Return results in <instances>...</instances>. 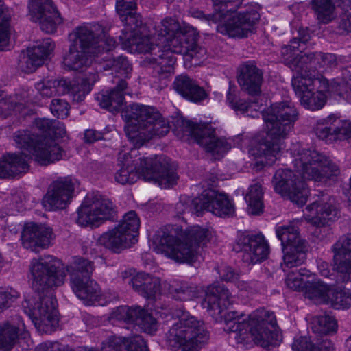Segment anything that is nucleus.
Wrapping results in <instances>:
<instances>
[{"instance_id": "f257e3e1", "label": "nucleus", "mask_w": 351, "mask_h": 351, "mask_svg": "<svg viewBox=\"0 0 351 351\" xmlns=\"http://www.w3.org/2000/svg\"><path fill=\"white\" fill-rule=\"evenodd\" d=\"M16 146L28 154H7L0 160V178L14 177L25 173L29 168L27 160L32 154L41 165H47L62 159L64 151L55 141L47 137H39L29 130H19L14 134Z\"/></svg>"}, {"instance_id": "f03ea898", "label": "nucleus", "mask_w": 351, "mask_h": 351, "mask_svg": "<svg viewBox=\"0 0 351 351\" xmlns=\"http://www.w3.org/2000/svg\"><path fill=\"white\" fill-rule=\"evenodd\" d=\"M265 123L267 136L250 149L256 158L264 157L261 162L273 163L283 148L285 138L298 119V112L289 101L271 104L262 113Z\"/></svg>"}, {"instance_id": "7ed1b4c3", "label": "nucleus", "mask_w": 351, "mask_h": 351, "mask_svg": "<svg viewBox=\"0 0 351 351\" xmlns=\"http://www.w3.org/2000/svg\"><path fill=\"white\" fill-rule=\"evenodd\" d=\"M69 47L63 58V64L69 70L82 72L90 66L93 58L104 51L115 48L116 41L107 36L104 28L97 24L80 26L69 35Z\"/></svg>"}, {"instance_id": "20e7f679", "label": "nucleus", "mask_w": 351, "mask_h": 351, "mask_svg": "<svg viewBox=\"0 0 351 351\" xmlns=\"http://www.w3.org/2000/svg\"><path fill=\"white\" fill-rule=\"evenodd\" d=\"M136 152V149H132L128 154L119 153L118 159L122 167L115 173L116 182L121 184H131L141 178L165 189L176 184L178 176L171 167L169 158L160 155L132 160Z\"/></svg>"}, {"instance_id": "39448f33", "label": "nucleus", "mask_w": 351, "mask_h": 351, "mask_svg": "<svg viewBox=\"0 0 351 351\" xmlns=\"http://www.w3.org/2000/svg\"><path fill=\"white\" fill-rule=\"evenodd\" d=\"M210 238V231L198 226L185 231L166 226L156 232L152 246L156 253L176 262L193 264L197 258L199 247L205 245Z\"/></svg>"}, {"instance_id": "423d86ee", "label": "nucleus", "mask_w": 351, "mask_h": 351, "mask_svg": "<svg viewBox=\"0 0 351 351\" xmlns=\"http://www.w3.org/2000/svg\"><path fill=\"white\" fill-rule=\"evenodd\" d=\"M243 316V313L235 311H230L224 315V330L234 332L238 343H247L253 341L265 348L279 343L277 322L273 312L264 308L258 309L249 315L247 322L242 319Z\"/></svg>"}, {"instance_id": "0eeeda50", "label": "nucleus", "mask_w": 351, "mask_h": 351, "mask_svg": "<svg viewBox=\"0 0 351 351\" xmlns=\"http://www.w3.org/2000/svg\"><path fill=\"white\" fill-rule=\"evenodd\" d=\"M214 12L205 14L202 11H193L192 15L208 24L219 23L217 31L232 38H245L254 32L260 19L257 8L252 5L237 12L243 0H212Z\"/></svg>"}, {"instance_id": "6e6552de", "label": "nucleus", "mask_w": 351, "mask_h": 351, "mask_svg": "<svg viewBox=\"0 0 351 351\" xmlns=\"http://www.w3.org/2000/svg\"><path fill=\"white\" fill-rule=\"evenodd\" d=\"M125 117L131 125L125 128L128 138L136 145L142 146L154 136H165L169 125L154 107L138 104L130 105Z\"/></svg>"}, {"instance_id": "1a4fd4ad", "label": "nucleus", "mask_w": 351, "mask_h": 351, "mask_svg": "<svg viewBox=\"0 0 351 351\" xmlns=\"http://www.w3.org/2000/svg\"><path fill=\"white\" fill-rule=\"evenodd\" d=\"M178 320L167 334V341L172 351H199L209 339V332L204 321L189 313L178 310Z\"/></svg>"}, {"instance_id": "9d476101", "label": "nucleus", "mask_w": 351, "mask_h": 351, "mask_svg": "<svg viewBox=\"0 0 351 351\" xmlns=\"http://www.w3.org/2000/svg\"><path fill=\"white\" fill-rule=\"evenodd\" d=\"M289 150L295 171L304 179L326 182L340 173L339 168L334 162L316 150L303 148L299 143L292 144Z\"/></svg>"}, {"instance_id": "9b49d317", "label": "nucleus", "mask_w": 351, "mask_h": 351, "mask_svg": "<svg viewBox=\"0 0 351 351\" xmlns=\"http://www.w3.org/2000/svg\"><path fill=\"white\" fill-rule=\"evenodd\" d=\"M155 34L162 38L169 47L175 53L199 59L204 49L198 46L195 30L187 26H182L179 21L172 17H166L154 25Z\"/></svg>"}, {"instance_id": "f8f14e48", "label": "nucleus", "mask_w": 351, "mask_h": 351, "mask_svg": "<svg viewBox=\"0 0 351 351\" xmlns=\"http://www.w3.org/2000/svg\"><path fill=\"white\" fill-rule=\"evenodd\" d=\"M173 131L179 138L193 136L206 152L219 158L230 149V144L224 139L215 136V128L208 123L195 124L183 117L174 119Z\"/></svg>"}, {"instance_id": "ddd939ff", "label": "nucleus", "mask_w": 351, "mask_h": 351, "mask_svg": "<svg viewBox=\"0 0 351 351\" xmlns=\"http://www.w3.org/2000/svg\"><path fill=\"white\" fill-rule=\"evenodd\" d=\"M33 287L38 293L64 284L66 273L59 260L51 256L32 261L29 267Z\"/></svg>"}, {"instance_id": "4468645a", "label": "nucleus", "mask_w": 351, "mask_h": 351, "mask_svg": "<svg viewBox=\"0 0 351 351\" xmlns=\"http://www.w3.org/2000/svg\"><path fill=\"white\" fill-rule=\"evenodd\" d=\"M117 211L112 201L99 192L88 194L77 210V223L81 226H98L112 220Z\"/></svg>"}, {"instance_id": "2eb2a0df", "label": "nucleus", "mask_w": 351, "mask_h": 351, "mask_svg": "<svg viewBox=\"0 0 351 351\" xmlns=\"http://www.w3.org/2000/svg\"><path fill=\"white\" fill-rule=\"evenodd\" d=\"M38 300L32 308L29 300L23 304L24 311L32 319L35 327L41 332L53 331L58 325L57 302L51 294L38 295Z\"/></svg>"}, {"instance_id": "dca6fc26", "label": "nucleus", "mask_w": 351, "mask_h": 351, "mask_svg": "<svg viewBox=\"0 0 351 351\" xmlns=\"http://www.w3.org/2000/svg\"><path fill=\"white\" fill-rule=\"evenodd\" d=\"M276 236L281 241L284 253V265L289 268L298 267L306 260L308 250L306 242L293 225L282 226L276 228Z\"/></svg>"}, {"instance_id": "f3484780", "label": "nucleus", "mask_w": 351, "mask_h": 351, "mask_svg": "<svg viewBox=\"0 0 351 351\" xmlns=\"http://www.w3.org/2000/svg\"><path fill=\"white\" fill-rule=\"evenodd\" d=\"M186 208L197 215L207 210L220 217H232L235 213L234 206L228 196L212 189L204 190Z\"/></svg>"}, {"instance_id": "a211bd4d", "label": "nucleus", "mask_w": 351, "mask_h": 351, "mask_svg": "<svg viewBox=\"0 0 351 351\" xmlns=\"http://www.w3.org/2000/svg\"><path fill=\"white\" fill-rule=\"evenodd\" d=\"M276 193L302 206L307 200L308 190L306 184L290 169H278L272 180Z\"/></svg>"}, {"instance_id": "6ab92c4d", "label": "nucleus", "mask_w": 351, "mask_h": 351, "mask_svg": "<svg viewBox=\"0 0 351 351\" xmlns=\"http://www.w3.org/2000/svg\"><path fill=\"white\" fill-rule=\"evenodd\" d=\"M234 249L241 253L242 261L248 265L261 263L269 254V246L261 234H240Z\"/></svg>"}, {"instance_id": "aec40b11", "label": "nucleus", "mask_w": 351, "mask_h": 351, "mask_svg": "<svg viewBox=\"0 0 351 351\" xmlns=\"http://www.w3.org/2000/svg\"><path fill=\"white\" fill-rule=\"evenodd\" d=\"M112 319L138 326L145 333L153 335L158 329L156 319L140 306H121L111 313Z\"/></svg>"}, {"instance_id": "412c9836", "label": "nucleus", "mask_w": 351, "mask_h": 351, "mask_svg": "<svg viewBox=\"0 0 351 351\" xmlns=\"http://www.w3.org/2000/svg\"><path fill=\"white\" fill-rule=\"evenodd\" d=\"M306 209L308 213L306 215L305 219L316 227L326 226L338 217L339 212L335 199L324 193H321V196L308 205Z\"/></svg>"}, {"instance_id": "4be33fe9", "label": "nucleus", "mask_w": 351, "mask_h": 351, "mask_svg": "<svg viewBox=\"0 0 351 351\" xmlns=\"http://www.w3.org/2000/svg\"><path fill=\"white\" fill-rule=\"evenodd\" d=\"M29 12L32 21L38 22L42 31L52 34L62 19L51 0H29Z\"/></svg>"}, {"instance_id": "5701e85b", "label": "nucleus", "mask_w": 351, "mask_h": 351, "mask_svg": "<svg viewBox=\"0 0 351 351\" xmlns=\"http://www.w3.org/2000/svg\"><path fill=\"white\" fill-rule=\"evenodd\" d=\"M55 47L49 38L36 42V45L22 51L19 57L18 69L25 73L35 71L43 64Z\"/></svg>"}, {"instance_id": "b1692460", "label": "nucleus", "mask_w": 351, "mask_h": 351, "mask_svg": "<svg viewBox=\"0 0 351 351\" xmlns=\"http://www.w3.org/2000/svg\"><path fill=\"white\" fill-rule=\"evenodd\" d=\"M74 191V184L69 177L60 178L53 182L43 199L47 210L64 209L69 204Z\"/></svg>"}, {"instance_id": "393cba45", "label": "nucleus", "mask_w": 351, "mask_h": 351, "mask_svg": "<svg viewBox=\"0 0 351 351\" xmlns=\"http://www.w3.org/2000/svg\"><path fill=\"white\" fill-rule=\"evenodd\" d=\"M52 229L45 224L29 222L25 224L21 234L23 246L33 252L48 248L52 240Z\"/></svg>"}, {"instance_id": "a878e982", "label": "nucleus", "mask_w": 351, "mask_h": 351, "mask_svg": "<svg viewBox=\"0 0 351 351\" xmlns=\"http://www.w3.org/2000/svg\"><path fill=\"white\" fill-rule=\"evenodd\" d=\"M286 64L293 71L295 75L292 79V86L295 94L300 98L307 92L314 90L315 86L319 84L320 85L321 78H313L309 74L311 69L306 64H302L299 55L290 59L285 58Z\"/></svg>"}, {"instance_id": "bb28decb", "label": "nucleus", "mask_w": 351, "mask_h": 351, "mask_svg": "<svg viewBox=\"0 0 351 351\" xmlns=\"http://www.w3.org/2000/svg\"><path fill=\"white\" fill-rule=\"evenodd\" d=\"M337 282L351 281V234L343 235L333 245Z\"/></svg>"}, {"instance_id": "cd10ccee", "label": "nucleus", "mask_w": 351, "mask_h": 351, "mask_svg": "<svg viewBox=\"0 0 351 351\" xmlns=\"http://www.w3.org/2000/svg\"><path fill=\"white\" fill-rule=\"evenodd\" d=\"M158 47L155 51L149 54L142 62L144 66L152 69L154 72L161 78H167L174 73V64L176 53L169 47Z\"/></svg>"}, {"instance_id": "c85d7f7f", "label": "nucleus", "mask_w": 351, "mask_h": 351, "mask_svg": "<svg viewBox=\"0 0 351 351\" xmlns=\"http://www.w3.org/2000/svg\"><path fill=\"white\" fill-rule=\"evenodd\" d=\"M237 81L243 91L250 95L257 96L261 93L263 73L254 62L247 61L239 66Z\"/></svg>"}, {"instance_id": "c756f323", "label": "nucleus", "mask_w": 351, "mask_h": 351, "mask_svg": "<svg viewBox=\"0 0 351 351\" xmlns=\"http://www.w3.org/2000/svg\"><path fill=\"white\" fill-rule=\"evenodd\" d=\"M233 302V297L224 285L213 284L207 287L202 306L212 316L220 315Z\"/></svg>"}, {"instance_id": "7c9ffc66", "label": "nucleus", "mask_w": 351, "mask_h": 351, "mask_svg": "<svg viewBox=\"0 0 351 351\" xmlns=\"http://www.w3.org/2000/svg\"><path fill=\"white\" fill-rule=\"evenodd\" d=\"M317 126L316 133L321 139L333 137L343 140L351 137V121L342 119L335 114H330Z\"/></svg>"}, {"instance_id": "2f4dec72", "label": "nucleus", "mask_w": 351, "mask_h": 351, "mask_svg": "<svg viewBox=\"0 0 351 351\" xmlns=\"http://www.w3.org/2000/svg\"><path fill=\"white\" fill-rule=\"evenodd\" d=\"M86 351H149L144 339L141 335L125 337L111 335L101 344V350L89 349Z\"/></svg>"}, {"instance_id": "473e14b6", "label": "nucleus", "mask_w": 351, "mask_h": 351, "mask_svg": "<svg viewBox=\"0 0 351 351\" xmlns=\"http://www.w3.org/2000/svg\"><path fill=\"white\" fill-rule=\"evenodd\" d=\"M70 285L76 296L86 304H93L101 295L99 285L90 276L78 278L74 276L70 279Z\"/></svg>"}, {"instance_id": "72a5a7b5", "label": "nucleus", "mask_w": 351, "mask_h": 351, "mask_svg": "<svg viewBox=\"0 0 351 351\" xmlns=\"http://www.w3.org/2000/svg\"><path fill=\"white\" fill-rule=\"evenodd\" d=\"M128 84L125 80L119 79L116 86L104 93L97 94L96 99L101 108L115 112L121 110L124 104V95Z\"/></svg>"}, {"instance_id": "f704fd0d", "label": "nucleus", "mask_w": 351, "mask_h": 351, "mask_svg": "<svg viewBox=\"0 0 351 351\" xmlns=\"http://www.w3.org/2000/svg\"><path fill=\"white\" fill-rule=\"evenodd\" d=\"M130 284L135 291L147 299L155 298L163 287L158 278L145 273L136 274L132 278Z\"/></svg>"}, {"instance_id": "c9c22d12", "label": "nucleus", "mask_w": 351, "mask_h": 351, "mask_svg": "<svg viewBox=\"0 0 351 351\" xmlns=\"http://www.w3.org/2000/svg\"><path fill=\"white\" fill-rule=\"evenodd\" d=\"M173 86L178 93L191 101H200L207 96L204 89L186 75L177 76Z\"/></svg>"}, {"instance_id": "e433bc0d", "label": "nucleus", "mask_w": 351, "mask_h": 351, "mask_svg": "<svg viewBox=\"0 0 351 351\" xmlns=\"http://www.w3.org/2000/svg\"><path fill=\"white\" fill-rule=\"evenodd\" d=\"M98 243L114 252L130 247L134 243V237L123 232L117 226L102 234L98 239Z\"/></svg>"}, {"instance_id": "4c0bfd02", "label": "nucleus", "mask_w": 351, "mask_h": 351, "mask_svg": "<svg viewBox=\"0 0 351 351\" xmlns=\"http://www.w3.org/2000/svg\"><path fill=\"white\" fill-rule=\"evenodd\" d=\"M121 40L123 47L131 53H152L158 48V45H154L151 37L143 34L141 31L138 33L123 36Z\"/></svg>"}, {"instance_id": "58836bf2", "label": "nucleus", "mask_w": 351, "mask_h": 351, "mask_svg": "<svg viewBox=\"0 0 351 351\" xmlns=\"http://www.w3.org/2000/svg\"><path fill=\"white\" fill-rule=\"evenodd\" d=\"M302 64H306L311 69H332L337 66V59L335 54L322 52H310L299 56Z\"/></svg>"}, {"instance_id": "ea45409f", "label": "nucleus", "mask_w": 351, "mask_h": 351, "mask_svg": "<svg viewBox=\"0 0 351 351\" xmlns=\"http://www.w3.org/2000/svg\"><path fill=\"white\" fill-rule=\"evenodd\" d=\"M338 2H341L345 7L351 8L350 0H312V8L318 21L326 24L335 19V3Z\"/></svg>"}, {"instance_id": "a19ab883", "label": "nucleus", "mask_w": 351, "mask_h": 351, "mask_svg": "<svg viewBox=\"0 0 351 351\" xmlns=\"http://www.w3.org/2000/svg\"><path fill=\"white\" fill-rule=\"evenodd\" d=\"M163 288L167 289L171 297L177 300L189 301L199 297L197 287L186 282L174 281L171 284L164 282Z\"/></svg>"}, {"instance_id": "79ce46f5", "label": "nucleus", "mask_w": 351, "mask_h": 351, "mask_svg": "<svg viewBox=\"0 0 351 351\" xmlns=\"http://www.w3.org/2000/svg\"><path fill=\"white\" fill-rule=\"evenodd\" d=\"M227 102L234 111H240L242 113H247V116L258 117L261 113L262 104H259L258 99L250 101L246 99H239L231 92V88L227 93Z\"/></svg>"}, {"instance_id": "37998d69", "label": "nucleus", "mask_w": 351, "mask_h": 351, "mask_svg": "<svg viewBox=\"0 0 351 351\" xmlns=\"http://www.w3.org/2000/svg\"><path fill=\"white\" fill-rule=\"evenodd\" d=\"M97 80V73L95 71H89L88 75L86 74V76L80 81L71 84L69 91L73 95V99L76 102L82 101L90 93L92 86Z\"/></svg>"}, {"instance_id": "c03bdc74", "label": "nucleus", "mask_w": 351, "mask_h": 351, "mask_svg": "<svg viewBox=\"0 0 351 351\" xmlns=\"http://www.w3.org/2000/svg\"><path fill=\"white\" fill-rule=\"evenodd\" d=\"M293 351H334L332 341L327 338L312 341L310 337H300L294 339L292 344Z\"/></svg>"}, {"instance_id": "a18cd8bd", "label": "nucleus", "mask_w": 351, "mask_h": 351, "mask_svg": "<svg viewBox=\"0 0 351 351\" xmlns=\"http://www.w3.org/2000/svg\"><path fill=\"white\" fill-rule=\"evenodd\" d=\"M263 192L261 185L255 183L251 185L245 195V201L247 202V212L252 215H259L263 210Z\"/></svg>"}, {"instance_id": "49530a36", "label": "nucleus", "mask_w": 351, "mask_h": 351, "mask_svg": "<svg viewBox=\"0 0 351 351\" xmlns=\"http://www.w3.org/2000/svg\"><path fill=\"white\" fill-rule=\"evenodd\" d=\"M332 289L320 280L308 282L305 286V295L315 303L327 304Z\"/></svg>"}, {"instance_id": "de8ad7c7", "label": "nucleus", "mask_w": 351, "mask_h": 351, "mask_svg": "<svg viewBox=\"0 0 351 351\" xmlns=\"http://www.w3.org/2000/svg\"><path fill=\"white\" fill-rule=\"evenodd\" d=\"M298 36L293 38L289 46H286L282 49V54L285 58L292 59L295 58L296 51L300 52L304 50L303 46L310 40L311 34L308 28L300 27L298 31Z\"/></svg>"}, {"instance_id": "09e8293b", "label": "nucleus", "mask_w": 351, "mask_h": 351, "mask_svg": "<svg viewBox=\"0 0 351 351\" xmlns=\"http://www.w3.org/2000/svg\"><path fill=\"white\" fill-rule=\"evenodd\" d=\"M19 328L8 322L0 324V350L9 351L15 345Z\"/></svg>"}, {"instance_id": "8fccbe9b", "label": "nucleus", "mask_w": 351, "mask_h": 351, "mask_svg": "<svg viewBox=\"0 0 351 351\" xmlns=\"http://www.w3.org/2000/svg\"><path fill=\"white\" fill-rule=\"evenodd\" d=\"M327 304L336 309L348 308L351 306V291L346 288H332Z\"/></svg>"}, {"instance_id": "3c124183", "label": "nucleus", "mask_w": 351, "mask_h": 351, "mask_svg": "<svg viewBox=\"0 0 351 351\" xmlns=\"http://www.w3.org/2000/svg\"><path fill=\"white\" fill-rule=\"evenodd\" d=\"M93 270V263L82 257L75 258L73 262L66 267L70 279L73 278L74 276L78 278L90 276Z\"/></svg>"}, {"instance_id": "603ef678", "label": "nucleus", "mask_w": 351, "mask_h": 351, "mask_svg": "<svg viewBox=\"0 0 351 351\" xmlns=\"http://www.w3.org/2000/svg\"><path fill=\"white\" fill-rule=\"evenodd\" d=\"M319 90L314 92H307L305 95L300 97V103L306 108L311 110H317L322 108L326 101V96L323 90V87L320 85L318 87Z\"/></svg>"}, {"instance_id": "864d4df0", "label": "nucleus", "mask_w": 351, "mask_h": 351, "mask_svg": "<svg viewBox=\"0 0 351 351\" xmlns=\"http://www.w3.org/2000/svg\"><path fill=\"white\" fill-rule=\"evenodd\" d=\"M124 25L123 29L119 36V40L123 39V36L139 32L143 26L142 17L135 11L119 18Z\"/></svg>"}, {"instance_id": "5fc2aeb1", "label": "nucleus", "mask_w": 351, "mask_h": 351, "mask_svg": "<svg viewBox=\"0 0 351 351\" xmlns=\"http://www.w3.org/2000/svg\"><path fill=\"white\" fill-rule=\"evenodd\" d=\"M139 226L140 220L134 211L127 213L117 226L123 232L128 233L134 237V243L136 241V237Z\"/></svg>"}, {"instance_id": "6e6d98bb", "label": "nucleus", "mask_w": 351, "mask_h": 351, "mask_svg": "<svg viewBox=\"0 0 351 351\" xmlns=\"http://www.w3.org/2000/svg\"><path fill=\"white\" fill-rule=\"evenodd\" d=\"M319 82L320 85L323 87V90L340 98H346L349 90H351L344 83L336 79L329 82L327 79L321 77Z\"/></svg>"}, {"instance_id": "4d7b16f0", "label": "nucleus", "mask_w": 351, "mask_h": 351, "mask_svg": "<svg viewBox=\"0 0 351 351\" xmlns=\"http://www.w3.org/2000/svg\"><path fill=\"white\" fill-rule=\"evenodd\" d=\"M337 328L335 319L329 315H319L315 318L313 330L315 332L321 335H327L334 332Z\"/></svg>"}, {"instance_id": "13d9d810", "label": "nucleus", "mask_w": 351, "mask_h": 351, "mask_svg": "<svg viewBox=\"0 0 351 351\" xmlns=\"http://www.w3.org/2000/svg\"><path fill=\"white\" fill-rule=\"evenodd\" d=\"M104 69H112L116 73H119L121 76L127 77L132 71V66L128 60L122 56H118L107 60L104 66Z\"/></svg>"}, {"instance_id": "bf43d9fd", "label": "nucleus", "mask_w": 351, "mask_h": 351, "mask_svg": "<svg viewBox=\"0 0 351 351\" xmlns=\"http://www.w3.org/2000/svg\"><path fill=\"white\" fill-rule=\"evenodd\" d=\"M64 84L65 81L48 79L36 83V88L43 97H51L58 92L59 86Z\"/></svg>"}, {"instance_id": "052dcab7", "label": "nucleus", "mask_w": 351, "mask_h": 351, "mask_svg": "<svg viewBox=\"0 0 351 351\" xmlns=\"http://www.w3.org/2000/svg\"><path fill=\"white\" fill-rule=\"evenodd\" d=\"M10 14L0 9V51L6 49L10 40Z\"/></svg>"}, {"instance_id": "680f3d73", "label": "nucleus", "mask_w": 351, "mask_h": 351, "mask_svg": "<svg viewBox=\"0 0 351 351\" xmlns=\"http://www.w3.org/2000/svg\"><path fill=\"white\" fill-rule=\"evenodd\" d=\"M50 109L52 114L58 118L64 119L69 114V104L61 99H53Z\"/></svg>"}, {"instance_id": "e2e57ef3", "label": "nucleus", "mask_w": 351, "mask_h": 351, "mask_svg": "<svg viewBox=\"0 0 351 351\" xmlns=\"http://www.w3.org/2000/svg\"><path fill=\"white\" fill-rule=\"evenodd\" d=\"M115 9L119 17H123L136 10V0H116Z\"/></svg>"}, {"instance_id": "0e129e2a", "label": "nucleus", "mask_w": 351, "mask_h": 351, "mask_svg": "<svg viewBox=\"0 0 351 351\" xmlns=\"http://www.w3.org/2000/svg\"><path fill=\"white\" fill-rule=\"evenodd\" d=\"M17 298L16 291H0V311L9 307Z\"/></svg>"}, {"instance_id": "69168bd1", "label": "nucleus", "mask_w": 351, "mask_h": 351, "mask_svg": "<svg viewBox=\"0 0 351 351\" xmlns=\"http://www.w3.org/2000/svg\"><path fill=\"white\" fill-rule=\"evenodd\" d=\"M53 125V120L49 119H38L35 121V126L41 132L44 134L43 136L40 137H47L51 139V129Z\"/></svg>"}, {"instance_id": "338daca9", "label": "nucleus", "mask_w": 351, "mask_h": 351, "mask_svg": "<svg viewBox=\"0 0 351 351\" xmlns=\"http://www.w3.org/2000/svg\"><path fill=\"white\" fill-rule=\"evenodd\" d=\"M287 286L293 290H299L304 287L303 280L295 273H289L285 280Z\"/></svg>"}, {"instance_id": "774afa93", "label": "nucleus", "mask_w": 351, "mask_h": 351, "mask_svg": "<svg viewBox=\"0 0 351 351\" xmlns=\"http://www.w3.org/2000/svg\"><path fill=\"white\" fill-rule=\"evenodd\" d=\"M219 274L221 280L226 282H236L239 278V274L233 269L228 266L221 267L219 271Z\"/></svg>"}]
</instances>
